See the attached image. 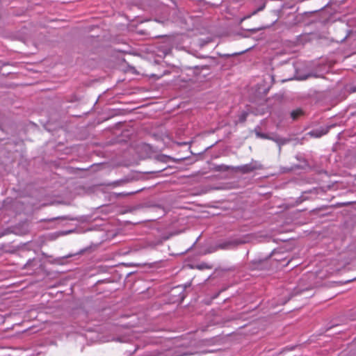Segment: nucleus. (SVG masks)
Returning a JSON list of instances; mask_svg holds the SVG:
<instances>
[{
    "mask_svg": "<svg viewBox=\"0 0 356 356\" xmlns=\"http://www.w3.org/2000/svg\"><path fill=\"white\" fill-rule=\"evenodd\" d=\"M303 114V111L300 108H297L291 112V117L293 120H297L300 116Z\"/></svg>",
    "mask_w": 356,
    "mask_h": 356,
    "instance_id": "obj_10",
    "label": "nucleus"
},
{
    "mask_svg": "<svg viewBox=\"0 0 356 356\" xmlns=\"http://www.w3.org/2000/svg\"><path fill=\"white\" fill-rule=\"evenodd\" d=\"M191 68L198 70L200 69H207V67L206 65L201 66V67H200L198 65H195V66L191 67Z\"/></svg>",
    "mask_w": 356,
    "mask_h": 356,
    "instance_id": "obj_17",
    "label": "nucleus"
},
{
    "mask_svg": "<svg viewBox=\"0 0 356 356\" xmlns=\"http://www.w3.org/2000/svg\"><path fill=\"white\" fill-rule=\"evenodd\" d=\"M248 115L249 113L248 111H243L240 115H238L237 122L241 124L244 123L246 121Z\"/></svg>",
    "mask_w": 356,
    "mask_h": 356,
    "instance_id": "obj_11",
    "label": "nucleus"
},
{
    "mask_svg": "<svg viewBox=\"0 0 356 356\" xmlns=\"http://www.w3.org/2000/svg\"><path fill=\"white\" fill-rule=\"evenodd\" d=\"M165 160H166V157H163V160H161V161H165Z\"/></svg>",
    "mask_w": 356,
    "mask_h": 356,
    "instance_id": "obj_22",
    "label": "nucleus"
},
{
    "mask_svg": "<svg viewBox=\"0 0 356 356\" xmlns=\"http://www.w3.org/2000/svg\"><path fill=\"white\" fill-rule=\"evenodd\" d=\"M163 170H164V168H163V169H160V170H156V171H152V172H150V173L159 172L163 171Z\"/></svg>",
    "mask_w": 356,
    "mask_h": 356,
    "instance_id": "obj_21",
    "label": "nucleus"
},
{
    "mask_svg": "<svg viewBox=\"0 0 356 356\" xmlns=\"http://www.w3.org/2000/svg\"><path fill=\"white\" fill-rule=\"evenodd\" d=\"M296 158L300 161H302L303 163V165L300 166H297L296 168H302V169H304L307 166H308V163H307V161H306V159H305L301 155H297L296 156Z\"/></svg>",
    "mask_w": 356,
    "mask_h": 356,
    "instance_id": "obj_12",
    "label": "nucleus"
},
{
    "mask_svg": "<svg viewBox=\"0 0 356 356\" xmlns=\"http://www.w3.org/2000/svg\"><path fill=\"white\" fill-rule=\"evenodd\" d=\"M85 250H82L81 251V252L82 253V252H85Z\"/></svg>",
    "mask_w": 356,
    "mask_h": 356,
    "instance_id": "obj_25",
    "label": "nucleus"
},
{
    "mask_svg": "<svg viewBox=\"0 0 356 356\" xmlns=\"http://www.w3.org/2000/svg\"><path fill=\"white\" fill-rule=\"evenodd\" d=\"M76 220V218H73L70 216H58V217H55V218H50V219H48V220H46L47 221H49V222H51V221H54V220Z\"/></svg>",
    "mask_w": 356,
    "mask_h": 356,
    "instance_id": "obj_9",
    "label": "nucleus"
},
{
    "mask_svg": "<svg viewBox=\"0 0 356 356\" xmlns=\"http://www.w3.org/2000/svg\"><path fill=\"white\" fill-rule=\"evenodd\" d=\"M128 181H129V180L127 179H122L117 180V181H114L113 183V184L114 186H120V185L124 184L125 183H127Z\"/></svg>",
    "mask_w": 356,
    "mask_h": 356,
    "instance_id": "obj_14",
    "label": "nucleus"
},
{
    "mask_svg": "<svg viewBox=\"0 0 356 356\" xmlns=\"http://www.w3.org/2000/svg\"><path fill=\"white\" fill-rule=\"evenodd\" d=\"M263 168V165L261 163L257 161L252 160L250 163L236 167L233 166V170L242 174H248L257 170H261Z\"/></svg>",
    "mask_w": 356,
    "mask_h": 356,
    "instance_id": "obj_4",
    "label": "nucleus"
},
{
    "mask_svg": "<svg viewBox=\"0 0 356 356\" xmlns=\"http://www.w3.org/2000/svg\"><path fill=\"white\" fill-rule=\"evenodd\" d=\"M216 169L217 171L225 172V171L229 170V169H232L233 170V167L232 166L226 165H220L216 166Z\"/></svg>",
    "mask_w": 356,
    "mask_h": 356,
    "instance_id": "obj_13",
    "label": "nucleus"
},
{
    "mask_svg": "<svg viewBox=\"0 0 356 356\" xmlns=\"http://www.w3.org/2000/svg\"><path fill=\"white\" fill-rule=\"evenodd\" d=\"M271 252L268 257L257 258L250 261L248 264V268L251 270H268L272 268L270 258Z\"/></svg>",
    "mask_w": 356,
    "mask_h": 356,
    "instance_id": "obj_1",
    "label": "nucleus"
},
{
    "mask_svg": "<svg viewBox=\"0 0 356 356\" xmlns=\"http://www.w3.org/2000/svg\"><path fill=\"white\" fill-rule=\"evenodd\" d=\"M295 74L294 79L299 81L306 80L310 77H318V76L312 72H309L306 65L302 63H296L294 65Z\"/></svg>",
    "mask_w": 356,
    "mask_h": 356,
    "instance_id": "obj_3",
    "label": "nucleus"
},
{
    "mask_svg": "<svg viewBox=\"0 0 356 356\" xmlns=\"http://www.w3.org/2000/svg\"><path fill=\"white\" fill-rule=\"evenodd\" d=\"M136 192H131V193H119L118 195H129V194H134L136 193Z\"/></svg>",
    "mask_w": 356,
    "mask_h": 356,
    "instance_id": "obj_19",
    "label": "nucleus"
},
{
    "mask_svg": "<svg viewBox=\"0 0 356 356\" xmlns=\"http://www.w3.org/2000/svg\"><path fill=\"white\" fill-rule=\"evenodd\" d=\"M247 50H243V51H241L240 52H235V53H232V54H225L223 55V56L225 57H231V56H237V55H240L244 52H245Z\"/></svg>",
    "mask_w": 356,
    "mask_h": 356,
    "instance_id": "obj_15",
    "label": "nucleus"
},
{
    "mask_svg": "<svg viewBox=\"0 0 356 356\" xmlns=\"http://www.w3.org/2000/svg\"><path fill=\"white\" fill-rule=\"evenodd\" d=\"M29 232V228H28V225H26V227H25V229H24V232H23V234H26V232Z\"/></svg>",
    "mask_w": 356,
    "mask_h": 356,
    "instance_id": "obj_20",
    "label": "nucleus"
},
{
    "mask_svg": "<svg viewBox=\"0 0 356 356\" xmlns=\"http://www.w3.org/2000/svg\"><path fill=\"white\" fill-rule=\"evenodd\" d=\"M259 130H260L259 127H255V129L254 130V132L257 138L268 140L269 134L262 133Z\"/></svg>",
    "mask_w": 356,
    "mask_h": 356,
    "instance_id": "obj_8",
    "label": "nucleus"
},
{
    "mask_svg": "<svg viewBox=\"0 0 356 356\" xmlns=\"http://www.w3.org/2000/svg\"><path fill=\"white\" fill-rule=\"evenodd\" d=\"M268 140L275 142L277 145L279 147V152H280L282 150V147L288 144L290 141H291L292 139L291 138H283L278 134L272 132L269 134Z\"/></svg>",
    "mask_w": 356,
    "mask_h": 356,
    "instance_id": "obj_5",
    "label": "nucleus"
},
{
    "mask_svg": "<svg viewBox=\"0 0 356 356\" xmlns=\"http://www.w3.org/2000/svg\"><path fill=\"white\" fill-rule=\"evenodd\" d=\"M331 4H332V0H329V1L327 2V3H326L323 7H322L321 9H323V8L327 7V6H330V5H331Z\"/></svg>",
    "mask_w": 356,
    "mask_h": 356,
    "instance_id": "obj_18",
    "label": "nucleus"
},
{
    "mask_svg": "<svg viewBox=\"0 0 356 356\" xmlns=\"http://www.w3.org/2000/svg\"><path fill=\"white\" fill-rule=\"evenodd\" d=\"M334 124H331L326 127H321L318 129H313L310 131H309L307 135L310 136L311 137L314 138H320L325 134H327L329 131V130L334 127Z\"/></svg>",
    "mask_w": 356,
    "mask_h": 356,
    "instance_id": "obj_6",
    "label": "nucleus"
},
{
    "mask_svg": "<svg viewBox=\"0 0 356 356\" xmlns=\"http://www.w3.org/2000/svg\"><path fill=\"white\" fill-rule=\"evenodd\" d=\"M203 267H204V265H201V266H200V268H202Z\"/></svg>",
    "mask_w": 356,
    "mask_h": 356,
    "instance_id": "obj_24",
    "label": "nucleus"
},
{
    "mask_svg": "<svg viewBox=\"0 0 356 356\" xmlns=\"http://www.w3.org/2000/svg\"><path fill=\"white\" fill-rule=\"evenodd\" d=\"M203 267H204V265H201V266H200V268H202Z\"/></svg>",
    "mask_w": 356,
    "mask_h": 356,
    "instance_id": "obj_23",
    "label": "nucleus"
},
{
    "mask_svg": "<svg viewBox=\"0 0 356 356\" xmlns=\"http://www.w3.org/2000/svg\"><path fill=\"white\" fill-rule=\"evenodd\" d=\"M186 286H182V285H178L175 287H174L172 290V293H173V296H176V294L178 295V300L180 302H182L184 299L186 297L185 294V290H186Z\"/></svg>",
    "mask_w": 356,
    "mask_h": 356,
    "instance_id": "obj_7",
    "label": "nucleus"
},
{
    "mask_svg": "<svg viewBox=\"0 0 356 356\" xmlns=\"http://www.w3.org/2000/svg\"><path fill=\"white\" fill-rule=\"evenodd\" d=\"M307 290V289H295L293 294H294V295L300 294V293H302L303 292L306 291Z\"/></svg>",
    "mask_w": 356,
    "mask_h": 356,
    "instance_id": "obj_16",
    "label": "nucleus"
},
{
    "mask_svg": "<svg viewBox=\"0 0 356 356\" xmlns=\"http://www.w3.org/2000/svg\"><path fill=\"white\" fill-rule=\"evenodd\" d=\"M245 243L246 241L241 238H230L218 241L216 245V248L220 250H232Z\"/></svg>",
    "mask_w": 356,
    "mask_h": 356,
    "instance_id": "obj_2",
    "label": "nucleus"
}]
</instances>
